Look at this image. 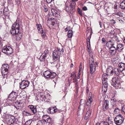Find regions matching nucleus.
Wrapping results in <instances>:
<instances>
[{"label":"nucleus","mask_w":125,"mask_h":125,"mask_svg":"<svg viewBox=\"0 0 125 125\" xmlns=\"http://www.w3.org/2000/svg\"><path fill=\"white\" fill-rule=\"evenodd\" d=\"M20 26L19 24L14 23L12 25L10 30L11 33L13 35L20 33Z\"/></svg>","instance_id":"f257e3e1"},{"label":"nucleus","mask_w":125,"mask_h":125,"mask_svg":"<svg viewBox=\"0 0 125 125\" xmlns=\"http://www.w3.org/2000/svg\"><path fill=\"white\" fill-rule=\"evenodd\" d=\"M44 77L48 79H52L56 75V74L54 72H52L51 70H47L44 72L43 73Z\"/></svg>","instance_id":"f03ea898"},{"label":"nucleus","mask_w":125,"mask_h":125,"mask_svg":"<svg viewBox=\"0 0 125 125\" xmlns=\"http://www.w3.org/2000/svg\"><path fill=\"white\" fill-rule=\"evenodd\" d=\"M118 66L119 69L117 68H115L114 69L115 73L116 75H118L120 72L123 71L125 69V64L124 63H120L118 64Z\"/></svg>","instance_id":"7ed1b4c3"},{"label":"nucleus","mask_w":125,"mask_h":125,"mask_svg":"<svg viewBox=\"0 0 125 125\" xmlns=\"http://www.w3.org/2000/svg\"><path fill=\"white\" fill-rule=\"evenodd\" d=\"M2 52L7 55H10L13 52L12 48L8 46H5L3 47Z\"/></svg>","instance_id":"20e7f679"},{"label":"nucleus","mask_w":125,"mask_h":125,"mask_svg":"<svg viewBox=\"0 0 125 125\" xmlns=\"http://www.w3.org/2000/svg\"><path fill=\"white\" fill-rule=\"evenodd\" d=\"M9 68V66L7 64H4L2 65L1 70L3 76H5L8 74Z\"/></svg>","instance_id":"39448f33"},{"label":"nucleus","mask_w":125,"mask_h":125,"mask_svg":"<svg viewBox=\"0 0 125 125\" xmlns=\"http://www.w3.org/2000/svg\"><path fill=\"white\" fill-rule=\"evenodd\" d=\"M114 120L116 124L120 125L123 123L124 121V118L121 115H118L115 118Z\"/></svg>","instance_id":"423d86ee"},{"label":"nucleus","mask_w":125,"mask_h":125,"mask_svg":"<svg viewBox=\"0 0 125 125\" xmlns=\"http://www.w3.org/2000/svg\"><path fill=\"white\" fill-rule=\"evenodd\" d=\"M30 82L28 81L23 80L20 84V88L23 89L27 87L29 85Z\"/></svg>","instance_id":"0eeeda50"},{"label":"nucleus","mask_w":125,"mask_h":125,"mask_svg":"<svg viewBox=\"0 0 125 125\" xmlns=\"http://www.w3.org/2000/svg\"><path fill=\"white\" fill-rule=\"evenodd\" d=\"M112 80L113 82L112 85L114 87H117L119 88H121V83H120L119 80L115 78L113 79Z\"/></svg>","instance_id":"6e6552de"},{"label":"nucleus","mask_w":125,"mask_h":125,"mask_svg":"<svg viewBox=\"0 0 125 125\" xmlns=\"http://www.w3.org/2000/svg\"><path fill=\"white\" fill-rule=\"evenodd\" d=\"M16 93L15 92H13L10 93L8 96V98L9 100L11 101L15 100L16 97Z\"/></svg>","instance_id":"1a4fd4ad"},{"label":"nucleus","mask_w":125,"mask_h":125,"mask_svg":"<svg viewBox=\"0 0 125 125\" xmlns=\"http://www.w3.org/2000/svg\"><path fill=\"white\" fill-rule=\"evenodd\" d=\"M87 42H87L88 51L89 52V54L90 57H93V53L91 52L90 41L89 39H88V40H87Z\"/></svg>","instance_id":"9d476101"},{"label":"nucleus","mask_w":125,"mask_h":125,"mask_svg":"<svg viewBox=\"0 0 125 125\" xmlns=\"http://www.w3.org/2000/svg\"><path fill=\"white\" fill-rule=\"evenodd\" d=\"M124 45L122 43H118L116 45V48L119 52H121L124 49Z\"/></svg>","instance_id":"9b49d317"},{"label":"nucleus","mask_w":125,"mask_h":125,"mask_svg":"<svg viewBox=\"0 0 125 125\" xmlns=\"http://www.w3.org/2000/svg\"><path fill=\"white\" fill-rule=\"evenodd\" d=\"M109 103L107 100H106L104 102L103 105V109L104 111H105L108 108Z\"/></svg>","instance_id":"f8f14e48"},{"label":"nucleus","mask_w":125,"mask_h":125,"mask_svg":"<svg viewBox=\"0 0 125 125\" xmlns=\"http://www.w3.org/2000/svg\"><path fill=\"white\" fill-rule=\"evenodd\" d=\"M107 74L109 76L112 75L114 73V71L112 68L111 67H109L106 71Z\"/></svg>","instance_id":"ddd939ff"},{"label":"nucleus","mask_w":125,"mask_h":125,"mask_svg":"<svg viewBox=\"0 0 125 125\" xmlns=\"http://www.w3.org/2000/svg\"><path fill=\"white\" fill-rule=\"evenodd\" d=\"M28 107L30 110L33 114H35L37 112L36 107L32 105H29Z\"/></svg>","instance_id":"4468645a"},{"label":"nucleus","mask_w":125,"mask_h":125,"mask_svg":"<svg viewBox=\"0 0 125 125\" xmlns=\"http://www.w3.org/2000/svg\"><path fill=\"white\" fill-rule=\"evenodd\" d=\"M88 99L87 102H86V105H89V104H90L92 102V93L91 92H90L89 94Z\"/></svg>","instance_id":"2eb2a0df"},{"label":"nucleus","mask_w":125,"mask_h":125,"mask_svg":"<svg viewBox=\"0 0 125 125\" xmlns=\"http://www.w3.org/2000/svg\"><path fill=\"white\" fill-rule=\"evenodd\" d=\"M115 43L114 41H113V40H112L108 41L106 45L107 47L109 48L113 45H114Z\"/></svg>","instance_id":"dca6fc26"},{"label":"nucleus","mask_w":125,"mask_h":125,"mask_svg":"<svg viewBox=\"0 0 125 125\" xmlns=\"http://www.w3.org/2000/svg\"><path fill=\"white\" fill-rule=\"evenodd\" d=\"M108 75L106 73H104L102 75V81L103 82H107L108 81V78L109 77L108 76Z\"/></svg>","instance_id":"f3484780"},{"label":"nucleus","mask_w":125,"mask_h":125,"mask_svg":"<svg viewBox=\"0 0 125 125\" xmlns=\"http://www.w3.org/2000/svg\"><path fill=\"white\" fill-rule=\"evenodd\" d=\"M112 122L111 121H110L109 118H108V119H107L106 121L102 122L101 123H103L102 125H103V124H104V125H111V122Z\"/></svg>","instance_id":"a211bd4d"},{"label":"nucleus","mask_w":125,"mask_h":125,"mask_svg":"<svg viewBox=\"0 0 125 125\" xmlns=\"http://www.w3.org/2000/svg\"><path fill=\"white\" fill-rule=\"evenodd\" d=\"M101 56L104 58H106L108 57V54L106 52H104V51L101 50Z\"/></svg>","instance_id":"6ab92c4d"},{"label":"nucleus","mask_w":125,"mask_h":125,"mask_svg":"<svg viewBox=\"0 0 125 125\" xmlns=\"http://www.w3.org/2000/svg\"><path fill=\"white\" fill-rule=\"evenodd\" d=\"M120 8L122 9H125V0H124L121 3Z\"/></svg>","instance_id":"aec40b11"},{"label":"nucleus","mask_w":125,"mask_h":125,"mask_svg":"<svg viewBox=\"0 0 125 125\" xmlns=\"http://www.w3.org/2000/svg\"><path fill=\"white\" fill-rule=\"evenodd\" d=\"M57 109L55 107H51L50 108V110L51 112H52V111H53L54 113H56L57 111Z\"/></svg>","instance_id":"412c9836"},{"label":"nucleus","mask_w":125,"mask_h":125,"mask_svg":"<svg viewBox=\"0 0 125 125\" xmlns=\"http://www.w3.org/2000/svg\"><path fill=\"white\" fill-rule=\"evenodd\" d=\"M89 65H93L94 64V61L93 57H90L89 58Z\"/></svg>","instance_id":"4be33fe9"},{"label":"nucleus","mask_w":125,"mask_h":125,"mask_svg":"<svg viewBox=\"0 0 125 125\" xmlns=\"http://www.w3.org/2000/svg\"><path fill=\"white\" fill-rule=\"evenodd\" d=\"M37 27V29L38 30V32L39 31H42L43 30V29L42 26V25L40 24H36Z\"/></svg>","instance_id":"5701e85b"},{"label":"nucleus","mask_w":125,"mask_h":125,"mask_svg":"<svg viewBox=\"0 0 125 125\" xmlns=\"http://www.w3.org/2000/svg\"><path fill=\"white\" fill-rule=\"evenodd\" d=\"M47 57L45 56L42 54L41 55L40 58V60L41 62H44L45 59V57Z\"/></svg>","instance_id":"b1692460"},{"label":"nucleus","mask_w":125,"mask_h":125,"mask_svg":"<svg viewBox=\"0 0 125 125\" xmlns=\"http://www.w3.org/2000/svg\"><path fill=\"white\" fill-rule=\"evenodd\" d=\"M73 31L71 30H70L68 31V36L69 38L73 36Z\"/></svg>","instance_id":"393cba45"},{"label":"nucleus","mask_w":125,"mask_h":125,"mask_svg":"<svg viewBox=\"0 0 125 125\" xmlns=\"http://www.w3.org/2000/svg\"><path fill=\"white\" fill-rule=\"evenodd\" d=\"M90 67V73L91 74H92L93 73L95 70V68H94V69L93 68V65H89Z\"/></svg>","instance_id":"a878e982"},{"label":"nucleus","mask_w":125,"mask_h":125,"mask_svg":"<svg viewBox=\"0 0 125 125\" xmlns=\"http://www.w3.org/2000/svg\"><path fill=\"white\" fill-rule=\"evenodd\" d=\"M58 52L56 50L54 51L53 52V55L59 57Z\"/></svg>","instance_id":"bb28decb"},{"label":"nucleus","mask_w":125,"mask_h":125,"mask_svg":"<svg viewBox=\"0 0 125 125\" xmlns=\"http://www.w3.org/2000/svg\"><path fill=\"white\" fill-rule=\"evenodd\" d=\"M45 93H42V94L41 93L40 94L41 98H42L44 100L47 99V97L46 95H45Z\"/></svg>","instance_id":"cd10ccee"},{"label":"nucleus","mask_w":125,"mask_h":125,"mask_svg":"<svg viewBox=\"0 0 125 125\" xmlns=\"http://www.w3.org/2000/svg\"><path fill=\"white\" fill-rule=\"evenodd\" d=\"M44 123L43 120H40L38 121L36 125H43Z\"/></svg>","instance_id":"c85d7f7f"},{"label":"nucleus","mask_w":125,"mask_h":125,"mask_svg":"<svg viewBox=\"0 0 125 125\" xmlns=\"http://www.w3.org/2000/svg\"><path fill=\"white\" fill-rule=\"evenodd\" d=\"M48 115H43V116H39V117L40 118H42V119H43L45 121H46V120H45V119H47V117H48Z\"/></svg>","instance_id":"c756f323"},{"label":"nucleus","mask_w":125,"mask_h":125,"mask_svg":"<svg viewBox=\"0 0 125 125\" xmlns=\"http://www.w3.org/2000/svg\"><path fill=\"white\" fill-rule=\"evenodd\" d=\"M39 33H42V36L44 38L45 36V34L44 32L43 31V30L42 31H40L39 32Z\"/></svg>","instance_id":"7c9ffc66"},{"label":"nucleus","mask_w":125,"mask_h":125,"mask_svg":"<svg viewBox=\"0 0 125 125\" xmlns=\"http://www.w3.org/2000/svg\"><path fill=\"white\" fill-rule=\"evenodd\" d=\"M52 58L53 61L54 62L56 61H57L58 59L59 58V57L55 56H52Z\"/></svg>","instance_id":"2f4dec72"},{"label":"nucleus","mask_w":125,"mask_h":125,"mask_svg":"<svg viewBox=\"0 0 125 125\" xmlns=\"http://www.w3.org/2000/svg\"><path fill=\"white\" fill-rule=\"evenodd\" d=\"M103 85L102 87H107V82H103Z\"/></svg>","instance_id":"473e14b6"},{"label":"nucleus","mask_w":125,"mask_h":125,"mask_svg":"<svg viewBox=\"0 0 125 125\" xmlns=\"http://www.w3.org/2000/svg\"><path fill=\"white\" fill-rule=\"evenodd\" d=\"M91 113V110H89L88 111L86 112V115H88L87 117L88 118H89L90 117Z\"/></svg>","instance_id":"72a5a7b5"},{"label":"nucleus","mask_w":125,"mask_h":125,"mask_svg":"<svg viewBox=\"0 0 125 125\" xmlns=\"http://www.w3.org/2000/svg\"><path fill=\"white\" fill-rule=\"evenodd\" d=\"M49 52V51L48 50H46L44 52V53L42 54L47 56V55L48 54Z\"/></svg>","instance_id":"f704fd0d"},{"label":"nucleus","mask_w":125,"mask_h":125,"mask_svg":"<svg viewBox=\"0 0 125 125\" xmlns=\"http://www.w3.org/2000/svg\"><path fill=\"white\" fill-rule=\"evenodd\" d=\"M114 45H113L111 47H110V50H117V49L116 48L115 46H114Z\"/></svg>","instance_id":"c9c22d12"},{"label":"nucleus","mask_w":125,"mask_h":125,"mask_svg":"<svg viewBox=\"0 0 125 125\" xmlns=\"http://www.w3.org/2000/svg\"><path fill=\"white\" fill-rule=\"evenodd\" d=\"M71 77H72V78L74 77V79H77V76L75 73H73V74H72L71 75Z\"/></svg>","instance_id":"e433bc0d"},{"label":"nucleus","mask_w":125,"mask_h":125,"mask_svg":"<svg viewBox=\"0 0 125 125\" xmlns=\"http://www.w3.org/2000/svg\"><path fill=\"white\" fill-rule=\"evenodd\" d=\"M120 111V109L118 108H116L114 110L115 113H118Z\"/></svg>","instance_id":"4c0bfd02"},{"label":"nucleus","mask_w":125,"mask_h":125,"mask_svg":"<svg viewBox=\"0 0 125 125\" xmlns=\"http://www.w3.org/2000/svg\"><path fill=\"white\" fill-rule=\"evenodd\" d=\"M117 50H110V52L111 53V54L112 55H113L115 54L117 52Z\"/></svg>","instance_id":"58836bf2"},{"label":"nucleus","mask_w":125,"mask_h":125,"mask_svg":"<svg viewBox=\"0 0 125 125\" xmlns=\"http://www.w3.org/2000/svg\"><path fill=\"white\" fill-rule=\"evenodd\" d=\"M51 11H52V12L53 14H53H58V12L56 10H55L54 9H52L51 10Z\"/></svg>","instance_id":"ea45409f"},{"label":"nucleus","mask_w":125,"mask_h":125,"mask_svg":"<svg viewBox=\"0 0 125 125\" xmlns=\"http://www.w3.org/2000/svg\"><path fill=\"white\" fill-rule=\"evenodd\" d=\"M113 39L112 40H113V41H114L115 40L116 41H117V42H119V41L117 37V36H115L114 38H112Z\"/></svg>","instance_id":"a19ab883"},{"label":"nucleus","mask_w":125,"mask_h":125,"mask_svg":"<svg viewBox=\"0 0 125 125\" xmlns=\"http://www.w3.org/2000/svg\"><path fill=\"white\" fill-rule=\"evenodd\" d=\"M47 121H46V122L50 123L51 122V118L49 116H48L47 118Z\"/></svg>","instance_id":"79ce46f5"},{"label":"nucleus","mask_w":125,"mask_h":125,"mask_svg":"<svg viewBox=\"0 0 125 125\" xmlns=\"http://www.w3.org/2000/svg\"><path fill=\"white\" fill-rule=\"evenodd\" d=\"M77 11L78 13L79 14H80L81 16H82V10L79 8H78Z\"/></svg>","instance_id":"37998d69"},{"label":"nucleus","mask_w":125,"mask_h":125,"mask_svg":"<svg viewBox=\"0 0 125 125\" xmlns=\"http://www.w3.org/2000/svg\"><path fill=\"white\" fill-rule=\"evenodd\" d=\"M44 11L45 12H46L48 11V9L47 8V7L45 5H44Z\"/></svg>","instance_id":"c03bdc74"},{"label":"nucleus","mask_w":125,"mask_h":125,"mask_svg":"<svg viewBox=\"0 0 125 125\" xmlns=\"http://www.w3.org/2000/svg\"><path fill=\"white\" fill-rule=\"evenodd\" d=\"M107 87H102V90L104 92H106L107 90Z\"/></svg>","instance_id":"a18cd8bd"},{"label":"nucleus","mask_w":125,"mask_h":125,"mask_svg":"<svg viewBox=\"0 0 125 125\" xmlns=\"http://www.w3.org/2000/svg\"><path fill=\"white\" fill-rule=\"evenodd\" d=\"M31 123H30V121H27L25 123V125H30Z\"/></svg>","instance_id":"49530a36"},{"label":"nucleus","mask_w":125,"mask_h":125,"mask_svg":"<svg viewBox=\"0 0 125 125\" xmlns=\"http://www.w3.org/2000/svg\"><path fill=\"white\" fill-rule=\"evenodd\" d=\"M121 110L125 113V105L123 106L121 109Z\"/></svg>","instance_id":"de8ad7c7"},{"label":"nucleus","mask_w":125,"mask_h":125,"mask_svg":"<svg viewBox=\"0 0 125 125\" xmlns=\"http://www.w3.org/2000/svg\"><path fill=\"white\" fill-rule=\"evenodd\" d=\"M54 0H46L47 2L48 3H50L53 1Z\"/></svg>","instance_id":"09e8293b"},{"label":"nucleus","mask_w":125,"mask_h":125,"mask_svg":"<svg viewBox=\"0 0 125 125\" xmlns=\"http://www.w3.org/2000/svg\"><path fill=\"white\" fill-rule=\"evenodd\" d=\"M15 107L17 109H20L21 108L20 105H17V106H15Z\"/></svg>","instance_id":"8fccbe9b"},{"label":"nucleus","mask_w":125,"mask_h":125,"mask_svg":"<svg viewBox=\"0 0 125 125\" xmlns=\"http://www.w3.org/2000/svg\"><path fill=\"white\" fill-rule=\"evenodd\" d=\"M39 116H43V113L42 112H40L38 113Z\"/></svg>","instance_id":"3c124183"},{"label":"nucleus","mask_w":125,"mask_h":125,"mask_svg":"<svg viewBox=\"0 0 125 125\" xmlns=\"http://www.w3.org/2000/svg\"><path fill=\"white\" fill-rule=\"evenodd\" d=\"M112 61H113V63H114L116 64L118 63V62L116 61V59H114L113 60H112Z\"/></svg>","instance_id":"603ef678"},{"label":"nucleus","mask_w":125,"mask_h":125,"mask_svg":"<svg viewBox=\"0 0 125 125\" xmlns=\"http://www.w3.org/2000/svg\"><path fill=\"white\" fill-rule=\"evenodd\" d=\"M16 2H17V3L18 4H20V3L21 0H16Z\"/></svg>","instance_id":"864d4df0"},{"label":"nucleus","mask_w":125,"mask_h":125,"mask_svg":"<svg viewBox=\"0 0 125 125\" xmlns=\"http://www.w3.org/2000/svg\"><path fill=\"white\" fill-rule=\"evenodd\" d=\"M103 123H97L96 124V125H102Z\"/></svg>","instance_id":"5fc2aeb1"},{"label":"nucleus","mask_w":125,"mask_h":125,"mask_svg":"<svg viewBox=\"0 0 125 125\" xmlns=\"http://www.w3.org/2000/svg\"><path fill=\"white\" fill-rule=\"evenodd\" d=\"M111 21H112V23L113 24H114L115 23V21L113 20H111Z\"/></svg>","instance_id":"6e6d98bb"},{"label":"nucleus","mask_w":125,"mask_h":125,"mask_svg":"<svg viewBox=\"0 0 125 125\" xmlns=\"http://www.w3.org/2000/svg\"><path fill=\"white\" fill-rule=\"evenodd\" d=\"M83 101V99H81L80 100V105L82 104H83V103H82V102Z\"/></svg>","instance_id":"4d7b16f0"},{"label":"nucleus","mask_w":125,"mask_h":125,"mask_svg":"<svg viewBox=\"0 0 125 125\" xmlns=\"http://www.w3.org/2000/svg\"><path fill=\"white\" fill-rule=\"evenodd\" d=\"M102 41L103 42V43H105V42L104 39L103 38L102 39Z\"/></svg>","instance_id":"13d9d810"},{"label":"nucleus","mask_w":125,"mask_h":125,"mask_svg":"<svg viewBox=\"0 0 125 125\" xmlns=\"http://www.w3.org/2000/svg\"><path fill=\"white\" fill-rule=\"evenodd\" d=\"M57 51H58V52H60V51H61V49L60 48H57Z\"/></svg>","instance_id":"bf43d9fd"},{"label":"nucleus","mask_w":125,"mask_h":125,"mask_svg":"<svg viewBox=\"0 0 125 125\" xmlns=\"http://www.w3.org/2000/svg\"><path fill=\"white\" fill-rule=\"evenodd\" d=\"M26 113H27V114H26V115H31V114L30 113H28V112H26Z\"/></svg>","instance_id":"052dcab7"},{"label":"nucleus","mask_w":125,"mask_h":125,"mask_svg":"<svg viewBox=\"0 0 125 125\" xmlns=\"http://www.w3.org/2000/svg\"><path fill=\"white\" fill-rule=\"evenodd\" d=\"M60 52H61V53L62 54L63 52V49H62V50H61Z\"/></svg>","instance_id":"680f3d73"},{"label":"nucleus","mask_w":125,"mask_h":125,"mask_svg":"<svg viewBox=\"0 0 125 125\" xmlns=\"http://www.w3.org/2000/svg\"><path fill=\"white\" fill-rule=\"evenodd\" d=\"M83 10H86V7L85 6H84L83 8Z\"/></svg>","instance_id":"e2e57ef3"},{"label":"nucleus","mask_w":125,"mask_h":125,"mask_svg":"<svg viewBox=\"0 0 125 125\" xmlns=\"http://www.w3.org/2000/svg\"><path fill=\"white\" fill-rule=\"evenodd\" d=\"M117 15H119L120 16H121L122 15V14L121 13H117Z\"/></svg>","instance_id":"0e129e2a"},{"label":"nucleus","mask_w":125,"mask_h":125,"mask_svg":"<svg viewBox=\"0 0 125 125\" xmlns=\"http://www.w3.org/2000/svg\"><path fill=\"white\" fill-rule=\"evenodd\" d=\"M69 28L68 27H66V29H65V30L66 31H69Z\"/></svg>","instance_id":"69168bd1"},{"label":"nucleus","mask_w":125,"mask_h":125,"mask_svg":"<svg viewBox=\"0 0 125 125\" xmlns=\"http://www.w3.org/2000/svg\"><path fill=\"white\" fill-rule=\"evenodd\" d=\"M55 24V22L54 21H53L52 22L51 24L52 25H54Z\"/></svg>","instance_id":"338daca9"},{"label":"nucleus","mask_w":125,"mask_h":125,"mask_svg":"<svg viewBox=\"0 0 125 125\" xmlns=\"http://www.w3.org/2000/svg\"><path fill=\"white\" fill-rule=\"evenodd\" d=\"M17 105H20V102H17V103H16Z\"/></svg>","instance_id":"774afa93"}]
</instances>
